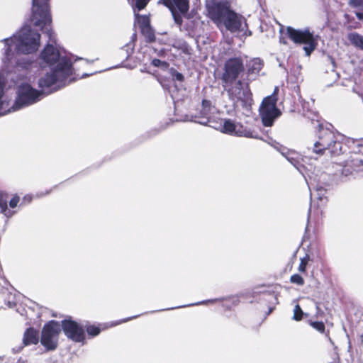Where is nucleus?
I'll list each match as a JSON object with an SVG mask.
<instances>
[{"label":"nucleus","instance_id":"nucleus-9","mask_svg":"<svg viewBox=\"0 0 363 363\" xmlns=\"http://www.w3.org/2000/svg\"><path fill=\"white\" fill-rule=\"evenodd\" d=\"M219 129L222 133L233 135L239 137H247V138H255V136L253 133L247 129H245L242 125L240 123H235L230 119L223 120L219 128Z\"/></svg>","mask_w":363,"mask_h":363},{"label":"nucleus","instance_id":"nucleus-24","mask_svg":"<svg viewBox=\"0 0 363 363\" xmlns=\"http://www.w3.org/2000/svg\"><path fill=\"white\" fill-rule=\"evenodd\" d=\"M202 106H203L202 114L203 115V116L207 117L208 115V113L210 111V109H211L210 101H206V100L203 101Z\"/></svg>","mask_w":363,"mask_h":363},{"label":"nucleus","instance_id":"nucleus-32","mask_svg":"<svg viewBox=\"0 0 363 363\" xmlns=\"http://www.w3.org/2000/svg\"><path fill=\"white\" fill-rule=\"evenodd\" d=\"M172 76L175 79L178 81H182L183 79V75L179 72H174Z\"/></svg>","mask_w":363,"mask_h":363},{"label":"nucleus","instance_id":"nucleus-13","mask_svg":"<svg viewBox=\"0 0 363 363\" xmlns=\"http://www.w3.org/2000/svg\"><path fill=\"white\" fill-rule=\"evenodd\" d=\"M333 143H336L333 140V133L328 130L322 129L320 131L319 140L313 145V152L321 155L326 149L330 148Z\"/></svg>","mask_w":363,"mask_h":363},{"label":"nucleus","instance_id":"nucleus-19","mask_svg":"<svg viewBox=\"0 0 363 363\" xmlns=\"http://www.w3.org/2000/svg\"><path fill=\"white\" fill-rule=\"evenodd\" d=\"M135 23H138L143 32L148 30L150 28V20L146 16H140L135 13Z\"/></svg>","mask_w":363,"mask_h":363},{"label":"nucleus","instance_id":"nucleus-34","mask_svg":"<svg viewBox=\"0 0 363 363\" xmlns=\"http://www.w3.org/2000/svg\"><path fill=\"white\" fill-rule=\"evenodd\" d=\"M46 33H47L48 35L49 36V38H52V32H51V30H47Z\"/></svg>","mask_w":363,"mask_h":363},{"label":"nucleus","instance_id":"nucleus-28","mask_svg":"<svg viewBox=\"0 0 363 363\" xmlns=\"http://www.w3.org/2000/svg\"><path fill=\"white\" fill-rule=\"evenodd\" d=\"M136 8L138 10L144 9L150 0H134Z\"/></svg>","mask_w":363,"mask_h":363},{"label":"nucleus","instance_id":"nucleus-6","mask_svg":"<svg viewBox=\"0 0 363 363\" xmlns=\"http://www.w3.org/2000/svg\"><path fill=\"white\" fill-rule=\"evenodd\" d=\"M60 332L61 325L57 322L53 320L49 322L43 328L41 344L48 350H55Z\"/></svg>","mask_w":363,"mask_h":363},{"label":"nucleus","instance_id":"nucleus-31","mask_svg":"<svg viewBox=\"0 0 363 363\" xmlns=\"http://www.w3.org/2000/svg\"><path fill=\"white\" fill-rule=\"evenodd\" d=\"M19 202V198L18 196H14L12 198L9 202V205L11 208H15L18 203Z\"/></svg>","mask_w":363,"mask_h":363},{"label":"nucleus","instance_id":"nucleus-17","mask_svg":"<svg viewBox=\"0 0 363 363\" xmlns=\"http://www.w3.org/2000/svg\"><path fill=\"white\" fill-rule=\"evenodd\" d=\"M13 296L7 291L0 292V308H11L13 304Z\"/></svg>","mask_w":363,"mask_h":363},{"label":"nucleus","instance_id":"nucleus-16","mask_svg":"<svg viewBox=\"0 0 363 363\" xmlns=\"http://www.w3.org/2000/svg\"><path fill=\"white\" fill-rule=\"evenodd\" d=\"M23 341L24 345L36 344L38 342V332L33 328L28 329L24 333Z\"/></svg>","mask_w":363,"mask_h":363},{"label":"nucleus","instance_id":"nucleus-30","mask_svg":"<svg viewBox=\"0 0 363 363\" xmlns=\"http://www.w3.org/2000/svg\"><path fill=\"white\" fill-rule=\"evenodd\" d=\"M350 4L363 9V0H352Z\"/></svg>","mask_w":363,"mask_h":363},{"label":"nucleus","instance_id":"nucleus-10","mask_svg":"<svg viewBox=\"0 0 363 363\" xmlns=\"http://www.w3.org/2000/svg\"><path fill=\"white\" fill-rule=\"evenodd\" d=\"M160 2L170 9L175 22L181 25L182 18L177 13L184 14L188 11L189 9V0H160Z\"/></svg>","mask_w":363,"mask_h":363},{"label":"nucleus","instance_id":"nucleus-1","mask_svg":"<svg viewBox=\"0 0 363 363\" xmlns=\"http://www.w3.org/2000/svg\"><path fill=\"white\" fill-rule=\"evenodd\" d=\"M1 42L4 45L2 57L4 65L0 71V74L5 78L12 79L11 84L6 86V91L11 110L14 112L39 101L43 91L46 89L38 90L30 84L26 70L28 67V63L18 65L24 69L23 70H19L18 68L9 69L16 55L29 54L38 49L40 35L29 28L24 27L12 37Z\"/></svg>","mask_w":363,"mask_h":363},{"label":"nucleus","instance_id":"nucleus-15","mask_svg":"<svg viewBox=\"0 0 363 363\" xmlns=\"http://www.w3.org/2000/svg\"><path fill=\"white\" fill-rule=\"evenodd\" d=\"M281 153L289 160V162L296 167L298 171L301 172L298 165L301 164V161L304 162V159L301 157L298 153L285 148L282 149ZM301 166L304 167V164H301Z\"/></svg>","mask_w":363,"mask_h":363},{"label":"nucleus","instance_id":"nucleus-5","mask_svg":"<svg viewBox=\"0 0 363 363\" xmlns=\"http://www.w3.org/2000/svg\"><path fill=\"white\" fill-rule=\"evenodd\" d=\"M277 101L275 93L262 101L259 107V115L265 126H272L274 121L281 115V111L276 107Z\"/></svg>","mask_w":363,"mask_h":363},{"label":"nucleus","instance_id":"nucleus-3","mask_svg":"<svg viewBox=\"0 0 363 363\" xmlns=\"http://www.w3.org/2000/svg\"><path fill=\"white\" fill-rule=\"evenodd\" d=\"M210 18L218 27L224 26L232 33L247 35V26L245 18L230 9L227 1L214 2L208 6Z\"/></svg>","mask_w":363,"mask_h":363},{"label":"nucleus","instance_id":"nucleus-4","mask_svg":"<svg viewBox=\"0 0 363 363\" xmlns=\"http://www.w3.org/2000/svg\"><path fill=\"white\" fill-rule=\"evenodd\" d=\"M289 38L295 43L303 44V50L306 55L309 56L315 49L317 39L308 30H297L291 27L286 29Z\"/></svg>","mask_w":363,"mask_h":363},{"label":"nucleus","instance_id":"nucleus-25","mask_svg":"<svg viewBox=\"0 0 363 363\" xmlns=\"http://www.w3.org/2000/svg\"><path fill=\"white\" fill-rule=\"evenodd\" d=\"M0 208L3 213H5L6 216H9L6 213L7 211V201L4 199V195L0 194Z\"/></svg>","mask_w":363,"mask_h":363},{"label":"nucleus","instance_id":"nucleus-21","mask_svg":"<svg viewBox=\"0 0 363 363\" xmlns=\"http://www.w3.org/2000/svg\"><path fill=\"white\" fill-rule=\"evenodd\" d=\"M303 314V313L300 306L298 304H296L294 309L293 319L297 321L301 320L302 319Z\"/></svg>","mask_w":363,"mask_h":363},{"label":"nucleus","instance_id":"nucleus-29","mask_svg":"<svg viewBox=\"0 0 363 363\" xmlns=\"http://www.w3.org/2000/svg\"><path fill=\"white\" fill-rule=\"evenodd\" d=\"M152 64L155 67H162L163 68H167V64L165 62L161 61V60H160L158 59H154L152 61Z\"/></svg>","mask_w":363,"mask_h":363},{"label":"nucleus","instance_id":"nucleus-23","mask_svg":"<svg viewBox=\"0 0 363 363\" xmlns=\"http://www.w3.org/2000/svg\"><path fill=\"white\" fill-rule=\"evenodd\" d=\"M291 282L294 284H296L299 286H302L304 284L303 279L298 274H294L291 277Z\"/></svg>","mask_w":363,"mask_h":363},{"label":"nucleus","instance_id":"nucleus-14","mask_svg":"<svg viewBox=\"0 0 363 363\" xmlns=\"http://www.w3.org/2000/svg\"><path fill=\"white\" fill-rule=\"evenodd\" d=\"M62 326L65 335L72 340L81 342L84 339V330L77 323L66 320L62 322Z\"/></svg>","mask_w":363,"mask_h":363},{"label":"nucleus","instance_id":"nucleus-33","mask_svg":"<svg viewBox=\"0 0 363 363\" xmlns=\"http://www.w3.org/2000/svg\"><path fill=\"white\" fill-rule=\"evenodd\" d=\"M356 16L357 17V18L359 20H362L363 21V13L357 12V13H356Z\"/></svg>","mask_w":363,"mask_h":363},{"label":"nucleus","instance_id":"nucleus-11","mask_svg":"<svg viewBox=\"0 0 363 363\" xmlns=\"http://www.w3.org/2000/svg\"><path fill=\"white\" fill-rule=\"evenodd\" d=\"M228 91L229 94L233 99H236L238 101H245L248 103L251 100V94L247 84L244 83L241 81H238L234 85H229L228 87Z\"/></svg>","mask_w":363,"mask_h":363},{"label":"nucleus","instance_id":"nucleus-7","mask_svg":"<svg viewBox=\"0 0 363 363\" xmlns=\"http://www.w3.org/2000/svg\"><path fill=\"white\" fill-rule=\"evenodd\" d=\"M48 0H33V16L31 21L37 26H46L50 23Z\"/></svg>","mask_w":363,"mask_h":363},{"label":"nucleus","instance_id":"nucleus-8","mask_svg":"<svg viewBox=\"0 0 363 363\" xmlns=\"http://www.w3.org/2000/svg\"><path fill=\"white\" fill-rule=\"evenodd\" d=\"M243 69V64L240 58H231L227 60L225 63L224 72L222 75L223 86L228 87L232 84Z\"/></svg>","mask_w":363,"mask_h":363},{"label":"nucleus","instance_id":"nucleus-2","mask_svg":"<svg viewBox=\"0 0 363 363\" xmlns=\"http://www.w3.org/2000/svg\"><path fill=\"white\" fill-rule=\"evenodd\" d=\"M38 64L41 69H50V73H46L39 79L40 89L53 86V89H57L74 79L71 78L73 74L71 63L57 47L48 45L40 52Z\"/></svg>","mask_w":363,"mask_h":363},{"label":"nucleus","instance_id":"nucleus-27","mask_svg":"<svg viewBox=\"0 0 363 363\" xmlns=\"http://www.w3.org/2000/svg\"><path fill=\"white\" fill-rule=\"evenodd\" d=\"M89 335L96 336L100 333V329L94 325H90L86 328Z\"/></svg>","mask_w":363,"mask_h":363},{"label":"nucleus","instance_id":"nucleus-12","mask_svg":"<svg viewBox=\"0 0 363 363\" xmlns=\"http://www.w3.org/2000/svg\"><path fill=\"white\" fill-rule=\"evenodd\" d=\"M11 80H12L11 77L5 78L2 74H0V116L12 112L8 99V91H6V86H8V84H11Z\"/></svg>","mask_w":363,"mask_h":363},{"label":"nucleus","instance_id":"nucleus-22","mask_svg":"<svg viewBox=\"0 0 363 363\" xmlns=\"http://www.w3.org/2000/svg\"><path fill=\"white\" fill-rule=\"evenodd\" d=\"M308 256H306L303 258H301L300 259V264H299V266H298V271L301 272H305L306 271V266H307V264H308Z\"/></svg>","mask_w":363,"mask_h":363},{"label":"nucleus","instance_id":"nucleus-26","mask_svg":"<svg viewBox=\"0 0 363 363\" xmlns=\"http://www.w3.org/2000/svg\"><path fill=\"white\" fill-rule=\"evenodd\" d=\"M311 325L319 332H324L325 325L323 322H311Z\"/></svg>","mask_w":363,"mask_h":363},{"label":"nucleus","instance_id":"nucleus-20","mask_svg":"<svg viewBox=\"0 0 363 363\" xmlns=\"http://www.w3.org/2000/svg\"><path fill=\"white\" fill-rule=\"evenodd\" d=\"M262 68V62L259 58H255L249 62V72L252 73L259 72Z\"/></svg>","mask_w":363,"mask_h":363},{"label":"nucleus","instance_id":"nucleus-18","mask_svg":"<svg viewBox=\"0 0 363 363\" xmlns=\"http://www.w3.org/2000/svg\"><path fill=\"white\" fill-rule=\"evenodd\" d=\"M347 38L351 44L363 50V35L357 33H352L348 35Z\"/></svg>","mask_w":363,"mask_h":363}]
</instances>
